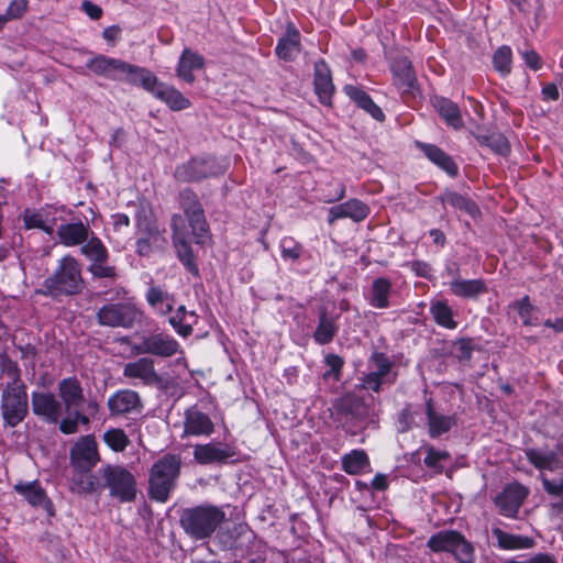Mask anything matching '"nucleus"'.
Wrapping results in <instances>:
<instances>
[{
    "label": "nucleus",
    "mask_w": 563,
    "mask_h": 563,
    "mask_svg": "<svg viewBox=\"0 0 563 563\" xmlns=\"http://www.w3.org/2000/svg\"><path fill=\"white\" fill-rule=\"evenodd\" d=\"M181 457L179 454L166 453L156 460L148 473L150 499L164 504L177 486L181 472Z\"/></svg>",
    "instance_id": "1"
},
{
    "label": "nucleus",
    "mask_w": 563,
    "mask_h": 563,
    "mask_svg": "<svg viewBox=\"0 0 563 563\" xmlns=\"http://www.w3.org/2000/svg\"><path fill=\"white\" fill-rule=\"evenodd\" d=\"M225 520V512L214 505H198L185 508L179 515V525L184 532L194 540L210 538Z\"/></svg>",
    "instance_id": "2"
},
{
    "label": "nucleus",
    "mask_w": 563,
    "mask_h": 563,
    "mask_svg": "<svg viewBox=\"0 0 563 563\" xmlns=\"http://www.w3.org/2000/svg\"><path fill=\"white\" fill-rule=\"evenodd\" d=\"M101 488L109 490V496L121 504L134 503L137 496V482L134 474L125 466L107 464L98 471Z\"/></svg>",
    "instance_id": "3"
},
{
    "label": "nucleus",
    "mask_w": 563,
    "mask_h": 563,
    "mask_svg": "<svg viewBox=\"0 0 563 563\" xmlns=\"http://www.w3.org/2000/svg\"><path fill=\"white\" fill-rule=\"evenodd\" d=\"M427 547L434 553L448 552L456 563H475V548L457 530H441L433 533L427 541Z\"/></svg>",
    "instance_id": "4"
},
{
    "label": "nucleus",
    "mask_w": 563,
    "mask_h": 563,
    "mask_svg": "<svg viewBox=\"0 0 563 563\" xmlns=\"http://www.w3.org/2000/svg\"><path fill=\"white\" fill-rule=\"evenodd\" d=\"M87 68L98 76H104L113 80H125L131 85H141V78L147 74V69L122 59L97 55L87 63Z\"/></svg>",
    "instance_id": "5"
},
{
    "label": "nucleus",
    "mask_w": 563,
    "mask_h": 563,
    "mask_svg": "<svg viewBox=\"0 0 563 563\" xmlns=\"http://www.w3.org/2000/svg\"><path fill=\"white\" fill-rule=\"evenodd\" d=\"M0 413L4 428H15L29 415L27 388L4 385L0 396Z\"/></svg>",
    "instance_id": "6"
},
{
    "label": "nucleus",
    "mask_w": 563,
    "mask_h": 563,
    "mask_svg": "<svg viewBox=\"0 0 563 563\" xmlns=\"http://www.w3.org/2000/svg\"><path fill=\"white\" fill-rule=\"evenodd\" d=\"M96 317L102 327L132 329L142 323L144 312L135 303L115 302L100 307Z\"/></svg>",
    "instance_id": "7"
},
{
    "label": "nucleus",
    "mask_w": 563,
    "mask_h": 563,
    "mask_svg": "<svg viewBox=\"0 0 563 563\" xmlns=\"http://www.w3.org/2000/svg\"><path fill=\"white\" fill-rule=\"evenodd\" d=\"M178 199L191 228V233L196 238V243L203 244L209 239V224L198 196L190 188H185L179 192Z\"/></svg>",
    "instance_id": "8"
},
{
    "label": "nucleus",
    "mask_w": 563,
    "mask_h": 563,
    "mask_svg": "<svg viewBox=\"0 0 563 563\" xmlns=\"http://www.w3.org/2000/svg\"><path fill=\"white\" fill-rule=\"evenodd\" d=\"M183 352L179 342L165 332L143 334L140 342L133 343L134 355H153L161 358H168Z\"/></svg>",
    "instance_id": "9"
},
{
    "label": "nucleus",
    "mask_w": 563,
    "mask_h": 563,
    "mask_svg": "<svg viewBox=\"0 0 563 563\" xmlns=\"http://www.w3.org/2000/svg\"><path fill=\"white\" fill-rule=\"evenodd\" d=\"M148 75L141 78V87L151 92L155 98L164 102L173 111H181L190 108L191 102L178 89L159 82L157 77L147 69Z\"/></svg>",
    "instance_id": "10"
},
{
    "label": "nucleus",
    "mask_w": 563,
    "mask_h": 563,
    "mask_svg": "<svg viewBox=\"0 0 563 563\" xmlns=\"http://www.w3.org/2000/svg\"><path fill=\"white\" fill-rule=\"evenodd\" d=\"M224 169L214 158H192L176 167L174 177L181 183L200 181L205 178L222 175Z\"/></svg>",
    "instance_id": "11"
},
{
    "label": "nucleus",
    "mask_w": 563,
    "mask_h": 563,
    "mask_svg": "<svg viewBox=\"0 0 563 563\" xmlns=\"http://www.w3.org/2000/svg\"><path fill=\"white\" fill-rule=\"evenodd\" d=\"M173 231V243L176 249L178 258L184 266L192 274V277L199 276V269L195 261L191 245L188 239V231L181 214H173L170 222Z\"/></svg>",
    "instance_id": "12"
},
{
    "label": "nucleus",
    "mask_w": 563,
    "mask_h": 563,
    "mask_svg": "<svg viewBox=\"0 0 563 563\" xmlns=\"http://www.w3.org/2000/svg\"><path fill=\"white\" fill-rule=\"evenodd\" d=\"M31 408L35 417L51 424H56L63 413L62 402L51 391H32Z\"/></svg>",
    "instance_id": "13"
},
{
    "label": "nucleus",
    "mask_w": 563,
    "mask_h": 563,
    "mask_svg": "<svg viewBox=\"0 0 563 563\" xmlns=\"http://www.w3.org/2000/svg\"><path fill=\"white\" fill-rule=\"evenodd\" d=\"M529 490L518 482L507 484L495 497V505L501 516L515 518L527 498Z\"/></svg>",
    "instance_id": "14"
},
{
    "label": "nucleus",
    "mask_w": 563,
    "mask_h": 563,
    "mask_svg": "<svg viewBox=\"0 0 563 563\" xmlns=\"http://www.w3.org/2000/svg\"><path fill=\"white\" fill-rule=\"evenodd\" d=\"M123 376L130 380H139L144 386H161L163 377L155 368V361L150 356L139 357L123 366Z\"/></svg>",
    "instance_id": "15"
},
{
    "label": "nucleus",
    "mask_w": 563,
    "mask_h": 563,
    "mask_svg": "<svg viewBox=\"0 0 563 563\" xmlns=\"http://www.w3.org/2000/svg\"><path fill=\"white\" fill-rule=\"evenodd\" d=\"M99 461L98 445L92 434L80 437L69 451L71 467H95Z\"/></svg>",
    "instance_id": "16"
},
{
    "label": "nucleus",
    "mask_w": 563,
    "mask_h": 563,
    "mask_svg": "<svg viewBox=\"0 0 563 563\" xmlns=\"http://www.w3.org/2000/svg\"><path fill=\"white\" fill-rule=\"evenodd\" d=\"M391 70L395 85L401 91L404 100L408 101V98L415 97L418 87L411 62L407 57H398L394 60Z\"/></svg>",
    "instance_id": "17"
},
{
    "label": "nucleus",
    "mask_w": 563,
    "mask_h": 563,
    "mask_svg": "<svg viewBox=\"0 0 563 563\" xmlns=\"http://www.w3.org/2000/svg\"><path fill=\"white\" fill-rule=\"evenodd\" d=\"M235 455V448L223 443L197 444L194 450V459L201 465L227 463L229 459Z\"/></svg>",
    "instance_id": "18"
},
{
    "label": "nucleus",
    "mask_w": 563,
    "mask_h": 563,
    "mask_svg": "<svg viewBox=\"0 0 563 563\" xmlns=\"http://www.w3.org/2000/svg\"><path fill=\"white\" fill-rule=\"evenodd\" d=\"M107 406L110 416H124L133 411L140 412L143 408L139 393L132 389L117 390L108 398Z\"/></svg>",
    "instance_id": "19"
},
{
    "label": "nucleus",
    "mask_w": 563,
    "mask_h": 563,
    "mask_svg": "<svg viewBox=\"0 0 563 563\" xmlns=\"http://www.w3.org/2000/svg\"><path fill=\"white\" fill-rule=\"evenodd\" d=\"M424 406L428 433L430 438L438 439L456 426L457 420L455 415H440L437 412L435 404L432 397L424 399Z\"/></svg>",
    "instance_id": "20"
},
{
    "label": "nucleus",
    "mask_w": 563,
    "mask_h": 563,
    "mask_svg": "<svg viewBox=\"0 0 563 563\" xmlns=\"http://www.w3.org/2000/svg\"><path fill=\"white\" fill-rule=\"evenodd\" d=\"M340 314L329 313L327 307H321L318 311V324L312 333V339L318 345L330 344L338 335L340 330Z\"/></svg>",
    "instance_id": "21"
},
{
    "label": "nucleus",
    "mask_w": 563,
    "mask_h": 563,
    "mask_svg": "<svg viewBox=\"0 0 563 563\" xmlns=\"http://www.w3.org/2000/svg\"><path fill=\"white\" fill-rule=\"evenodd\" d=\"M184 431L187 435L209 437L214 432V423L207 413L191 407L184 415Z\"/></svg>",
    "instance_id": "22"
},
{
    "label": "nucleus",
    "mask_w": 563,
    "mask_h": 563,
    "mask_svg": "<svg viewBox=\"0 0 563 563\" xmlns=\"http://www.w3.org/2000/svg\"><path fill=\"white\" fill-rule=\"evenodd\" d=\"M369 214L367 205L358 199H350L329 209L328 223L332 225L336 220L350 218L355 222H361Z\"/></svg>",
    "instance_id": "23"
},
{
    "label": "nucleus",
    "mask_w": 563,
    "mask_h": 563,
    "mask_svg": "<svg viewBox=\"0 0 563 563\" xmlns=\"http://www.w3.org/2000/svg\"><path fill=\"white\" fill-rule=\"evenodd\" d=\"M14 490L23 496L25 500L33 507H43L49 515H53L54 506L47 497L45 489L40 485L38 481L29 483H18Z\"/></svg>",
    "instance_id": "24"
},
{
    "label": "nucleus",
    "mask_w": 563,
    "mask_h": 563,
    "mask_svg": "<svg viewBox=\"0 0 563 563\" xmlns=\"http://www.w3.org/2000/svg\"><path fill=\"white\" fill-rule=\"evenodd\" d=\"M57 389L60 402L67 410L78 408L85 402L84 388L76 376L60 379Z\"/></svg>",
    "instance_id": "25"
},
{
    "label": "nucleus",
    "mask_w": 563,
    "mask_h": 563,
    "mask_svg": "<svg viewBox=\"0 0 563 563\" xmlns=\"http://www.w3.org/2000/svg\"><path fill=\"white\" fill-rule=\"evenodd\" d=\"M93 467H71L70 489L79 495H91L101 489L98 477L92 474Z\"/></svg>",
    "instance_id": "26"
},
{
    "label": "nucleus",
    "mask_w": 563,
    "mask_h": 563,
    "mask_svg": "<svg viewBox=\"0 0 563 563\" xmlns=\"http://www.w3.org/2000/svg\"><path fill=\"white\" fill-rule=\"evenodd\" d=\"M301 49L300 33L294 23L288 22L286 33L278 40L276 55L284 60H294Z\"/></svg>",
    "instance_id": "27"
},
{
    "label": "nucleus",
    "mask_w": 563,
    "mask_h": 563,
    "mask_svg": "<svg viewBox=\"0 0 563 563\" xmlns=\"http://www.w3.org/2000/svg\"><path fill=\"white\" fill-rule=\"evenodd\" d=\"M314 91L319 97V100L328 104L334 91V85L332 82L331 70L323 59L314 63Z\"/></svg>",
    "instance_id": "28"
},
{
    "label": "nucleus",
    "mask_w": 563,
    "mask_h": 563,
    "mask_svg": "<svg viewBox=\"0 0 563 563\" xmlns=\"http://www.w3.org/2000/svg\"><path fill=\"white\" fill-rule=\"evenodd\" d=\"M203 67V56L190 48H185L179 57L176 74L179 79L192 84L196 80V76L192 71L202 69Z\"/></svg>",
    "instance_id": "29"
},
{
    "label": "nucleus",
    "mask_w": 563,
    "mask_h": 563,
    "mask_svg": "<svg viewBox=\"0 0 563 563\" xmlns=\"http://www.w3.org/2000/svg\"><path fill=\"white\" fill-rule=\"evenodd\" d=\"M57 236L66 246L81 245L90 235L91 230L82 221L60 224L57 229Z\"/></svg>",
    "instance_id": "30"
},
{
    "label": "nucleus",
    "mask_w": 563,
    "mask_h": 563,
    "mask_svg": "<svg viewBox=\"0 0 563 563\" xmlns=\"http://www.w3.org/2000/svg\"><path fill=\"white\" fill-rule=\"evenodd\" d=\"M528 462L539 471H555L559 467L560 456L563 454V446L559 445L556 451L542 453L537 449H527Z\"/></svg>",
    "instance_id": "31"
},
{
    "label": "nucleus",
    "mask_w": 563,
    "mask_h": 563,
    "mask_svg": "<svg viewBox=\"0 0 563 563\" xmlns=\"http://www.w3.org/2000/svg\"><path fill=\"white\" fill-rule=\"evenodd\" d=\"M344 91L350 99L357 104V107L365 110L374 119L380 122L385 120L383 110L372 100L367 92L353 85H346L344 87Z\"/></svg>",
    "instance_id": "32"
},
{
    "label": "nucleus",
    "mask_w": 563,
    "mask_h": 563,
    "mask_svg": "<svg viewBox=\"0 0 563 563\" xmlns=\"http://www.w3.org/2000/svg\"><path fill=\"white\" fill-rule=\"evenodd\" d=\"M341 467L349 475H360L371 467L368 454L363 449H354L341 457Z\"/></svg>",
    "instance_id": "33"
},
{
    "label": "nucleus",
    "mask_w": 563,
    "mask_h": 563,
    "mask_svg": "<svg viewBox=\"0 0 563 563\" xmlns=\"http://www.w3.org/2000/svg\"><path fill=\"white\" fill-rule=\"evenodd\" d=\"M433 106L445 123L455 130L463 128V119L459 106L444 97H437Z\"/></svg>",
    "instance_id": "34"
},
{
    "label": "nucleus",
    "mask_w": 563,
    "mask_h": 563,
    "mask_svg": "<svg viewBox=\"0 0 563 563\" xmlns=\"http://www.w3.org/2000/svg\"><path fill=\"white\" fill-rule=\"evenodd\" d=\"M234 538L230 548L242 551L243 554H252V548L257 542L256 534L247 525H239L233 529Z\"/></svg>",
    "instance_id": "35"
},
{
    "label": "nucleus",
    "mask_w": 563,
    "mask_h": 563,
    "mask_svg": "<svg viewBox=\"0 0 563 563\" xmlns=\"http://www.w3.org/2000/svg\"><path fill=\"white\" fill-rule=\"evenodd\" d=\"M440 201L445 206L459 209L472 217L479 214V208L472 199L462 196L455 191L446 190L439 197Z\"/></svg>",
    "instance_id": "36"
},
{
    "label": "nucleus",
    "mask_w": 563,
    "mask_h": 563,
    "mask_svg": "<svg viewBox=\"0 0 563 563\" xmlns=\"http://www.w3.org/2000/svg\"><path fill=\"white\" fill-rule=\"evenodd\" d=\"M426 156L445 170L451 177H455L459 173V167L450 155L443 152L440 147L433 144L423 145Z\"/></svg>",
    "instance_id": "37"
},
{
    "label": "nucleus",
    "mask_w": 563,
    "mask_h": 563,
    "mask_svg": "<svg viewBox=\"0 0 563 563\" xmlns=\"http://www.w3.org/2000/svg\"><path fill=\"white\" fill-rule=\"evenodd\" d=\"M196 317L194 311L188 312L181 305L169 318V323L180 336L187 338L192 333V323L196 321Z\"/></svg>",
    "instance_id": "38"
},
{
    "label": "nucleus",
    "mask_w": 563,
    "mask_h": 563,
    "mask_svg": "<svg viewBox=\"0 0 563 563\" xmlns=\"http://www.w3.org/2000/svg\"><path fill=\"white\" fill-rule=\"evenodd\" d=\"M493 536L497 540V545L503 550H519L531 547V540L528 537L508 533L500 528H494Z\"/></svg>",
    "instance_id": "39"
},
{
    "label": "nucleus",
    "mask_w": 563,
    "mask_h": 563,
    "mask_svg": "<svg viewBox=\"0 0 563 563\" xmlns=\"http://www.w3.org/2000/svg\"><path fill=\"white\" fill-rule=\"evenodd\" d=\"M54 282H82L78 261L71 256L63 257L54 275Z\"/></svg>",
    "instance_id": "40"
},
{
    "label": "nucleus",
    "mask_w": 563,
    "mask_h": 563,
    "mask_svg": "<svg viewBox=\"0 0 563 563\" xmlns=\"http://www.w3.org/2000/svg\"><path fill=\"white\" fill-rule=\"evenodd\" d=\"M80 253L91 262L108 260L107 247L92 231L89 238L80 245Z\"/></svg>",
    "instance_id": "41"
},
{
    "label": "nucleus",
    "mask_w": 563,
    "mask_h": 563,
    "mask_svg": "<svg viewBox=\"0 0 563 563\" xmlns=\"http://www.w3.org/2000/svg\"><path fill=\"white\" fill-rule=\"evenodd\" d=\"M430 312L438 325L450 330L457 327V322L453 319V311L446 301L437 300L432 302Z\"/></svg>",
    "instance_id": "42"
},
{
    "label": "nucleus",
    "mask_w": 563,
    "mask_h": 563,
    "mask_svg": "<svg viewBox=\"0 0 563 563\" xmlns=\"http://www.w3.org/2000/svg\"><path fill=\"white\" fill-rule=\"evenodd\" d=\"M335 410L344 416L360 419L366 415V405L361 398L345 396L338 400Z\"/></svg>",
    "instance_id": "43"
},
{
    "label": "nucleus",
    "mask_w": 563,
    "mask_h": 563,
    "mask_svg": "<svg viewBox=\"0 0 563 563\" xmlns=\"http://www.w3.org/2000/svg\"><path fill=\"white\" fill-rule=\"evenodd\" d=\"M475 139L482 146H486L497 154L506 155L509 152V143L501 133H476Z\"/></svg>",
    "instance_id": "44"
},
{
    "label": "nucleus",
    "mask_w": 563,
    "mask_h": 563,
    "mask_svg": "<svg viewBox=\"0 0 563 563\" xmlns=\"http://www.w3.org/2000/svg\"><path fill=\"white\" fill-rule=\"evenodd\" d=\"M166 245L165 238L158 230H150L145 238L136 241V252L141 256H148L154 250H161Z\"/></svg>",
    "instance_id": "45"
},
{
    "label": "nucleus",
    "mask_w": 563,
    "mask_h": 563,
    "mask_svg": "<svg viewBox=\"0 0 563 563\" xmlns=\"http://www.w3.org/2000/svg\"><path fill=\"white\" fill-rule=\"evenodd\" d=\"M391 284H372L367 294V299L371 306L384 309L389 306V294Z\"/></svg>",
    "instance_id": "46"
},
{
    "label": "nucleus",
    "mask_w": 563,
    "mask_h": 563,
    "mask_svg": "<svg viewBox=\"0 0 563 563\" xmlns=\"http://www.w3.org/2000/svg\"><path fill=\"white\" fill-rule=\"evenodd\" d=\"M103 441L114 452H123L130 444L129 437L119 428L107 430L103 433Z\"/></svg>",
    "instance_id": "47"
},
{
    "label": "nucleus",
    "mask_w": 563,
    "mask_h": 563,
    "mask_svg": "<svg viewBox=\"0 0 563 563\" xmlns=\"http://www.w3.org/2000/svg\"><path fill=\"white\" fill-rule=\"evenodd\" d=\"M146 299L150 306L159 310L163 314L170 312L173 309L168 294L157 287H151L148 289Z\"/></svg>",
    "instance_id": "48"
},
{
    "label": "nucleus",
    "mask_w": 563,
    "mask_h": 563,
    "mask_svg": "<svg viewBox=\"0 0 563 563\" xmlns=\"http://www.w3.org/2000/svg\"><path fill=\"white\" fill-rule=\"evenodd\" d=\"M452 294L466 298L476 299L487 292V284H450Z\"/></svg>",
    "instance_id": "49"
},
{
    "label": "nucleus",
    "mask_w": 563,
    "mask_h": 563,
    "mask_svg": "<svg viewBox=\"0 0 563 563\" xmlns=\"http://www.w3.org/2000/svg\"><path fill=\"white\" fill-rule=\"evenodd\" d=\"M514 308L517 309L523 325L531 327L538 324V319L533 317L536 307L530 302L529 296H525L521 300L516 301Z\"/></svg>",
    "instance_id": "50"
},
{
    "label": "nucleus",
    "mask_w": 563,
    "mask_h": 563,
    "mask_svg": "<svg viewBox=\"0 0 563 563\" xmlns=\"http://www.w3.org/2000/svg\"><path fill=\"white\" fill-rule=\"evenodd\" d=\"M426 453L427 454L423 459L424 465L437 473H442L443 465L441 464V461L449 460L451 457L450 453L448 451L435 450L433 445L427 446Z\"/></svg>",
    "instance_id": "51"
},
{
    "label": "nucleus",
    "mask_w": 563,
    "mask_h": 563,
    "mask_svg": "<svg viewBox=\"0 0 563 563\" xmlns=\"http://www.w3.org/2000/svg\"><path fill=\"white\" fill-rule=\"evenodd\" d=\"M369 363H373L376 367V371H373V373L384 378H389L394 363L386 353L374 351L369 357Z\"/></svg>",
    "instance_id": "52"
},
{
    "label": "nucleus",
    "mask_w": 563,
    "mask_h": 563,
    "mask_svg": "<svg viewBox=\"0 0 563 563\" xmlns=\"http://www.w3.org/2000/svg\"><path fill=\"white\" fill-rule=\"evenodd\" d=\"M493 64L501 75H508L511 70V49L508 46L499 47L493 56Z\"/></svg>",
    "instance_id": "53"
},
{
    "label": "nucleus",
    "mask_w": 563,
    "mask_h": 563,
    "mask_svg": "<svg viewBox=\"0 0 563 563\" xmlns=\"http://www.w3.org/2000/svg\"><path fill=\"white\" fill-rule=\"evenodd\" d=\"M23 222L26 229H41L47 234L53 233V227L46 225L44 216L40 211L26 209L23 212Z\"/></svg>",
    "instance_id": "54"
},
{
    "label": "nucleus",
    "mask_w": 563,
    "mask_h": 563,
    "mask_svg": "<svg viewBox=\"0 0 563 563\" xmlns=\"http://www.w3.org/2000/svg\"><path fill=\"white\" fill-rule=\"evenodd\" d=\"M324 363L329 369L323 373V378H333L334 380H340L344 366L343 357L334 353H329L324 356Z\"/></svg>",
    "instance_id": "55"
},
{
    "label": "nucleus",
    "mask_w": 563,
    "mask_h": 563,
    "mask_svg": "<svg viewBox=\"0 0 563 563\" xmlns=\"http://www.w3.org/2000/svg\"><path fill=\"white\" fill-rule=\"evenodd\" d=\"M282 256L285 260L297 261L300 258L303 247L294 238L286 236L280 241Z\"/></svg>",
    "instance_id": "56"
},
{
    "label": "nucleus",
    "mask_w": 563,
    "mask_h": 563,
    "mask_svg": "<svg viewBox=\"0 0 563 563\" xmlns=\"http://www.w3.org/2000/svg\"><path fill=\"white\" fill-rule=\"evenodd\" d=\"M397 374H394L393 378H384L373 372L366 374L363 378V385L366 389L374 393H379L384 383L394 384L396 382Z\"/></svg>",
    "instance_id": "57"
},
{
    "label": "nucleus",
    "mask_w": 563,
    "mask_h": 563,
    "mask_svg": "<svg viewBox=\"0 0 563 563\" xmlns=\"http://www.w3.org/2000/svg\"><path fill=\"white\" fill-rule=\"evenodd\" d=\"M3 372L8 377H10L12 380L8 382L5 385L10 386H19L23 388H27L26 384L21 378V369L16 362L8 361L3 366Z\"/></svg>",
    "instance_id": "58"
},
{
    "label": "nucleus",
    "mask_w": 563,
    "mask_h": 563,
    "mask_svg": "<svg viewBox=\"0 0 563 563\" xmlns=\"http://www.w3.org/2000/svg\"><path fill=\"white\" fill-rule=\"evenodd\" d=\"M27 0H12L3 14L8 21L21 19L27 10Z\"/></svg>",
    "instance_id": "59"
},
{
    "label": "nucleus",
    "mask_w": 563,
    "mask_h": 563,
    "mask_svg": "<svg viewBox=\"0 0 563 563\" xmlns=\"http://www.w3.org/2000/svg\"><path fill=\"white\" fill-rule=\"evenodd\" d=\"M107 261L92 262L89 267V271L96 278H114L115 277V268L113 266H108Z\"/></svg>",
    "instance_id": "60"
},
{
    "label": "nucleus",
    "mask_w": 563,
    "mask_h": 563,
    "mask_svg": "<svg viewBox=\"0 0 563 563\" xmlns=\"http://www.w3.org/2000/svg\"><path fill=\"white\" fill-rule=\"evenodd\" d=\"M47 291L37 290L41 294H54L55 291H66L67 294H78L81 290V284H46Z\"/></svg>",
    "instance_id": "61"
},
{
    "label": "nucleus",
    "mask_w": 563,
    "mask_h": 563,
    "mask_svg": "<svg viewBox=\"0 0 563 563\" xmlns=\"http://www.w3.org/2000/svg\"><path fill=\"white\" fill-rule=\"evenodd\" d=\"M541 479H542L543 489L549 495L555 496V497L563 496V477L559 482L549 479L545 476H542Z\"/></svg>",
    "instance_id": "62"
},
{
    "label": "nucleus",
    "mask_w": 563,
    "mask_h": 563,
    "mask_svg": "<svg viewBox=\"0 0 563 563\" xmlns=\"http://www.w3.org/2000/svg\"><path fill=\"white\" fill-rule=\"evenodd\" d=\"M456 351H457V357L460 360H465V361L471 360L472 354H473L472 340L468 338L460 339L457 342Z\"/></svg>",
    "instance_id": "63"
},
{
    "label": "nucleus",
    "mask_w": 563,
    "mask_h": 563,
    "mask_svg": "<svg viewBox=\"0 0 563 563\" xmlns=\"http://www.w3.org/2000/svg\"><path fill=\"white\" fill-rule=\"evenodd\" d=\"M527 563H558L555 556L553 554L547 553V552H539L533 555H531L528 560H526Z\"/></svg>",
    "instance_id": "64"
}]
</instances>
